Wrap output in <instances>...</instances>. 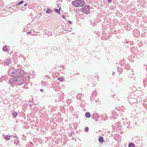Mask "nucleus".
Wrapping results in <instances>:
<instances>
[{
  "mask_svg": "<svg viewBox=\"0 0 147 147\" xmlns=\"http://www.w3.org/2000/svg\"><path fill=\"white\" fill-rule=\"evenodd\" d=\"M22 73L17 76L14 77L13 78V82L15 84L18 85H20L23 82V78L22 76Z\"/></svg>",
  "mask_w": 147,
  "mask_h": 147,
  "instance_id": "obj_1",
  "label": "nucleus"
},
{
  "mask_svg": "<svg viewBox=\"0 0 147 147\" xmlns=\"http://www.w3.org/2000/svg\"><path fill=\"white\" fill-rule=\"evenodd\" d=\"M84 1L83 0H77L72 2V5L76 7L82 6L84 4Z\"/></svg>",
  "mask_w": 147,
  "mask_h": 147,
  "instance_id": "obj_2",
  "label": "nucleus"
},
{
  "mask_svg": "<svg viewBox=\"0 0 147 147\" xmlns=\"http://www.w3.org/2000/svg\"><path fill=\"white\" fill-rule=\"evenodd\" d=\"M23 72V70L18 69L16 71V70L15 71H13L11 74V76L12 77L15 76V77H16V76H17L20 75Z\"/></svg>",
  "mask_w": 147,
  "mask_h": 147,
  "instance_id": "obj_3",
  "label": "nucleus"
},
{
  "mask_svg": "<svg viewBox=\"0 0 147 147\" xmlns=\"http://www.w3.org/2000/svg\"><path fill=\"white\" fill-rule=\"evenodd\" d=\"M89 6L87 5L85 7L81 9L82 11L85 13H87L89 11Z\"/></svg>",
  "mask_w": 147,
  "mask_h": 147,
  "instance_id": "obj_4",
  "label": "nucleus"
},
{
  "mask_svg": "<svg viewBox=\"0 0 147 147\" xmlns=\"http://www.w3.org/2000/svg\"><path fill=\"white\" fill-rule=\"evenodd\" d=\"M85 115L86 117L87 118H89L90 116V114L88 112L86 113H85Z\"/></svg>",
  "mask_w": 147,
  "mask_h": 147,
  "instance_id": "obj_5",
  "label": "nucleus"
},
{
  "mask_svg": "<svg viewBox=\"0 0 147 147\" xmlns=\"http://www.w3.org/2000/svg\"><path fill=\"white\" fill-rule=\"evenodd\" d=\"M98 140L100 142H103V138L102 137H100L98 139Z\"/></svg>",
  "mask_w": 147,
  "mask_h": 147,
  "instance_id": "obj_6",
  "label": "nucleus"
},
{
  "mask_svg": "<svg viewBox=\"0 0 147 147\" xmlns=\"http://www.w3.org/2000/svg\"><path fill=\"white\" fill-rule=\"evenodd\" d=\"M17 115V113L16 112H13L12 113V116L13 117H16Z\"/></svg>",
  "mask_w": 147,
  "mask_h": 147,
  "instance_id": "obj_7",
  "label": "nucleus"
},
{
  "mask_svg": "<svg viewBox=\"0 0 147 147\" xmlns=\"http://www.w3.org/2000/svg\"><path fill=\"white\" fill-rule=\"evenodd\" d=\"M58 79L61 82H62L64 80V78L63 77H61L58 78Z\"/></svg>",
  "mask_w": 147,
  "mask_h": 147,
  "instance_id": "obj_8",
  "label": "nucleus"
},
{
  "mask_svg": "<svg viewBox=\"0 0 147 147\" xmlns=\"http://www.w3.org/2000/svg\"><path fill=\"white\" fill-rule=\"evenodd\" d=\"M3 51L5 52H6L7 51V49L6 47L5 46L3 47Z\"/></svg>",
  "mask_w": 147,
  "mask_h": 147,
  "instance_id": "obj_9",
  "label": "nucleus"
},
{
  "mask_svg": "<svg viewBox=\"0 0 147 147\" xmlns=\"http://www.w3.org/2000/svg\"><path fill=\"white\" fill-rule=\"evenodd\" d=\"M129 147H135V145H134V144L130 143L129 144Z\"/></svg>",
  "mask_w": 147,
  "mask_h": 147,
  "instance_id": "obj_10",
  "label": "nucleus"
},
{
  "mask_svg": "<svg viewBox=\"0 0 147 147\" xmlns=\"http://www.w3.org/2000/svg\"><path fill=\"white\" fill-rule=\"evenodd\" d=\"M55 12H57V13H58L59 14H60V12L59 11V10H58V9H55Z\"/></svg>",
  "mask_w": 147,
  "mask_h": 147,
  "instance_id": "obj_11",
  "label": "nucleus"
},
{
  "mask_svg": "<svg viewBox=\"0 0 147 147\" xmlns=\"http://www.w3.org/2000/svg\"><path fill=\"white\" fill-rule=\"evenodd\" d=\"M4 138L7 140H9L10 139V138L8 136H4Z\"/></svg>",
  "mask_w": 147,
  "mask_h": 147,
  "instance_id": "obj_12",
  "label": "nucleus"
},
{
  "mask_svg": "<svg viewBox=\"0 0 147 147\" xmlns=\"http://www.w3.org/2000/svg\"><path fill=\"white\" fill-rule=\"evenodd\" d=\"M51 10L50 9H48L46 11V13H50Z\"/></svg>",
  "mask_w": 147,
  "mask_h": 147,
  "instance_id": "obj_13",
  "label": "nucleus"
},
{
  "mask_svg": "<svg viewBox=\"0 0 147 147\" xmlns=\"http://www.w3.org/2000/svg\"><path fill=\"white\" fill-rule=\"evenodd\" d=\"M23 2H24L23 1H22L19 2L18 3V5H20L21 4H22V3H23Z\"/></svg>",
  "mask_w": 147,
  "mask_h": 147,
  "instance_id": "obj_14",
  "label": "nucleus"
},
{
  "mask_svg": "<svg viewBox=\"0 0 147 147\" xmlns=\"http://www.w3.org/2000/svg\"><path fill=\"white\" fill-rule=\"evenodd\" d=\"M84 129L86 132H87L88 131V127H86Z\"/></svg>",
  "mask_w": 147,
  "mask_h": 147,
  "instance_id": "obj_15",
  "label": "nucleus"
},
{
  "mask_svg": "<svg viewBox=\"0 0 147 147\" xmlns=\"http://www.w3.org/2000/svg\"><path fill=\"white\" fill-rule=\"evenodd\" d=\"M108 1L109 3H110L112 2V0H108Z\"/></svg>",
  "mask_w": 147,
  "mask_h": 147,
  "instance_id": "obj_16",
  "label": "nucleus"
},
{
  "mask_svg": "<svg viewBox=\"0 0 147 147\" xmlns=\"http://www.w3.org/2000/svg\"><path fill=\"white\" fill-rule=\"evenodd\" d=\"M10 63H11V62L10 61H9L8 62V63H6V65H9V64H10Z\"/></svg>",
  "mask_w": 147,
  "mask_h": 147,
  "instance_id": "obj_17",
  "label": "nucleus"
},
{
  "mask_svg": "<svg viewBox=\"0 0 147 147\" xmlns=\"http://www.w3.org/2000/svg\"><path fill=\"white\" fill-rule=\"evenodd\" d=\"M14 138H18V137L17 136H15L13 137Z\"/></svg>",
  "mask_w": 147,
  "mask_h": 147,
  "instance_id": "obj_18",
  "label": "nucleus"
},
{
  "mask_svg": "<svg viewBox=\"0 0 147 147\" xmlns=\"http://www.w3.org/2000/svg\"><path fill=\"white\" fill-rule=\"evenodd\" d=\"M62 17H63L64 18H65V16H64L63 15V16H62Z\"/></svg>",
  "mask_w": 147,
  "mask_h": 147,
  "instance_id": "obj_19",
  "label": "nucleus"
},
{
  "mask_svg": "<svg viewBox=\"0 0 147 147\" xmlns=\"http://www.w3.org/2000/svg\"><path fill=\"white\" fill-rule=\"evenodd\" d=\"M68 22L69 23H71V22L70 21H68Z\"/></svg>",
  "mask_w": 147,
  "mask_h": 147,
  "instance_id": "obj_20",
  "label": "nucleus"
},
{
  "mask_svg": "<svg viewBox=\"0 0 147 147\" xmlns=\"http://www.w3.org/2000/svg\"><path fill=\"white\" fill-rule=\"evenodd\" d=\"M40 90L41 92H42L43 91V90L42 89H41Z\"/></svg>",
  "mask_w": 147,
  "mask_h": 147,
  "instance_id": "obj_21",
  "label": "nucleus"
},
{
  "mask_svg": "<svg viewBox=\"0 0 147 147\" xmlns=\"http://www.w3.org/2000/svg\"><path fill=\"white\" fill-rule=\"evenodd\" d=\"M61 9V7H59V10H60V9Z\"/></svg>",
  "mask_w": 147,
  "mask_h": 147,
  "instance_id": "obj_22",
  "label": "nucleus"
},
{
  "mask_svg": "<svg viewBox=\"0 0 147 147\" xmlns=\"http://www.w3.org/2000/svg\"><path fill=\"white\" fill-rule=\"evenodd\" d=\"M27 5V4H25L24 5H25H25Z\"/></svg>",
  "mask_w": 147,
  "mask_h": 147,
  "instance_id": "obj_23",
  "label": "nucleus"
},
{
  "mask_svg": "<svg viewBox=\"0 0 147 147\" xmlns=\"http://www.w3.org/2000/svg\"><path fill=\"white\" fill-rule=\"evenodd\" d=\"M10 137H11V136H9V138H10Z\"/></svg>",
  "mask_w": 147,
  "mask_h": 147,
  "instance_id": "obj_24",
  "label": "nucleus"
},
{
  "mask_svg": "<svg viewBox=\"0 0 147 147\" xmlns=\"http://www.w3.org/2000/svg\"><path fill=\"white\" fill-rule=\"evenodd\" d=\"M29 33H30V32H28V34H29Z\"/></svg>",
  "mask_w": 147,
  "mask_h": 147,
  "instance_id": "obj_25",
  "label": "nucleus"
}]
</instances>
